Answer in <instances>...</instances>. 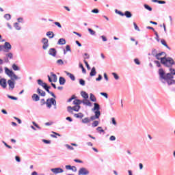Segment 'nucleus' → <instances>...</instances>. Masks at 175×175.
I'll use <instances>...</instances> for the list:
<instances>
[{
	"label": "nucleus",
	"mask_w": 175,
	"mask_h": 175,
	"mask_svg": "<svg viewBox=\"0 0 175 175\" xmlns=\"http://www.w3.org/2000/svg\"><path fill=\"white\" fill-rule=\"evenodd\" d=\"M159 76L160 81H161V83L163 84H165L166 80H169V79H174L175 69L170 68V72L165 74V70H163L162 68H160L159 69Z\"/></svg>",
	"instance_id": "1"
},
{
	"label": "nucleus",
	"mask_w": 175,
	"mask_h": 175,
	"mask_svg": "<svg viewBox=\"0 0 175 175\" xmlns=\"http://www.w3.org/2000/svg\"><path fill=\"white\" fill-rule=\"evenodd\" d=\"M161 63L164 66H167V68H172V65H175V62L173 58L170 57H163L161 58Z\"/></svg>",
	"instance_id": "2"
},
{
	"label": "nucleus",
	"mask_w": 175,
	"mask_h": 175,
	"mask_svg": "<svg viewBox=\"0 0 175 175\" xmlns=\"http://www.w3.org/2000/svg\"><path fill=\"white\" fill-rule=\"evenodd\" d=\"M46 105L48 109H51V107L53 106V109H55V110H57V100H55L54 98H50L46 99Z\"/></svg>",
	"instance_id": "3"
},
{
	"label": "nucleus",
	"mask_w": 175,
	"mask_h": 175,
	"mask_svg": "<svg viewBox=\"0 0 175 175\" xmlns=\"http://www.w3.org/2000/svg\"><path fill=\"white\" fill-rule=\"evenodd\" d=\"M81 109L80 105H75L74 107H67V111L70 114H73V111H79Z\"/></svg>",
	"instance_id": "4"
},
{
	"label": "nucleus",
	"mask_w": 175,
	"mask_h": 175,
	"mask_svg": "<svg viewBox=\"0 0 175 175\" xmlns=\"http://www.w3.org/2000/svg\"><path fill=\"white\" fill-rule=\"evenodd\" d=\"M79 175H88L90 174V171L85 167H81L78 172Z\"/></svg>",
	"instance_id": "5"
},
{
	"label": "nucleus",
	"mask_w": 175,
	"mask_h": 175,
	"mask_svg": "<svg viewBox=\"0 0 175 175\" xmlns=\"http://www.w3.org/2000/svg\"><path fill=\"white\" fill-rule=\"evenodd\" d=\"M42 43L43 44L42 49L43 50H47L49 48V39L42 38Z\"/></svg>",
	"instance_id": "6"
},
{
	"label": "nucleus",
	"mask_w": 175,
	"mask_h": 175,
	"mask_svg": "<svg viewBox=\"0 0 175 175\" xmlns=\"http://www.w3.org/2000/svg\"><path fill=\"white\" fill-rule=\"evenodd\" d=\"M3 47V49H5L4 51H5L6 53H8L10 50H12V45L8 42H5Z\"/></svg>",
	"instance_id": "7"
},
{
	"label": "nucleus",
	"mask_w": 175,
	"mask_h": 175,
	"mask_svg": "<svg viewBox=\"0 0 175 175\" xmlns=\"http://www.w3.org/2000/svg\"><path fill=\"white\" fill-rule=\"evenodd\" d=\"M95 116H92L90 117V121H95V120H98L99 117H100V112L94 111Z\"/></svg>",
	"instance_id": "8"
},
{
	"label": "nucleus",
	"mask_w": 175,
	"mask_h": 175,
	"mask_svg": "<svg viewBox=\"0 0 175 175\" xmlns=\"http://www.w3.org/2000/svg\"><path fill=\"white\" fill-rule=\"evenodd\" d=\"M51 170L55 174H58V173H64V170H62V168H59V167L52 168Z\"/></svg>",
	"instance_id": "9"
},
{
	"label": "nucleus",
	"mask_w": 175,
	"mask_h": 175,
	"mask_svg": "<svg viewBox=\"0 0 175 175\" xmlns=\"http://www.w3.org/2000/svg\"><path fill=\"white\" fill-rule=\"evenodd\" d=\"M165 83L168 84V85H175V76L174 78H170L168 79H165Z\"/></svg>",
	"instance_id": "10"
},
{
	"label": "nucleus",
	"mask_w": 175,
	"mask_h": 175,
	"mask_svg": "<svg viewBox=\"0 0 175 175\" xmlns=\"http://www.w3.org/2000/svg\"><path fill=\"white\" fill-rule=\"evenodd\" d=\"M5 75H7V76L8 77H12V75H13L14 73V72H13V70L9 69L8 67H5Z\"/></svg>",
	"instance_id": "11"
},
{
	"label": "nucleus",
	"mask_w": 175,
	"mask_h": 175,
	"mask_svg": "<svg viewBox=\"0 0 175 175\" xmlns=\"http://www.w3.org/2000/svg\"><path fill=\"white\" fill-rule=\"evenodd\" d=\"M92 111H98V113H100V105H99L98 103H94V108H92Z\"/></svg>",
	"instance_id": "12"
},
{
	"label": "nucleus",
	"mask_w": 175,
	"mask_h": 175,
	"mask_svg": "<svg viewBox=\"0 0 175 175\" xmlns=\"http://www.w3.org/2000/svg\"><path fill=\"white\" fill-rule=\"evenodd\" d=\"M8 84L10 87V90H11V91H13V90H14V85H15L14 81H12L9 79L8 81Z\"/></svg>",
	"instance_id": "13"
},
{
	"label": "nucleus",
	"mask_w": 175,
	"mask_h": 175,
	"mask_svg": "<svg viewBox=\"0 0 175 175\" xmlns=\"http://www.w3.org/2000/svg\"><path fill=\"white\" fill-rule=\"evenodd\" d=\"M49 54L52 57H55L57 55V50L55 48H51L49 51Z\"/></svg>",
	"instance_id": "14"
},
{
	"label": "nucleus",
	"mask_w": 175,
	"mask_h": 175,
	"mask_svg": "<svg viewBox=\"0 0 175 175\" xmlns=\"http://www.w3.org/2000/svg\"><path fill=\"white\" fill-rule=\"evenodd\" d=\"M82 103L85 106H89L90 107H91V106H92V103L90 102V100H88L87 98L83 100H82Z\"/></svg>",
	"instance_id": "15"
},
{
	"label": "nucleus",
	"mask_w": 175,
	"mask_h": 175,
	"mask_svg": "<svg viewBox=\"0 0 175 175\" xmlns=\"http://www.w3.org/2000/svg\"><path fill=\"white\" fill-rule=\"evenodd\" d=\"M0 85L3 87V88H6L7 84H6V79H0Z\"/></svg>",
	"instance_id": "16"
},
{
	"label": "nucleus",
	"mask_w": 175,
	"mask_h": 175,
	"mask_svg": "<svg viewBox=\"0 0 175 175\" xmlns=\"http://www.w3.org/2000/svg\"><path fill=\"white\" fill-rule=\"evenodd\" d=\"M31 99L34 102H39V100H40V97H39L38 94H33L31 96Z\"/></svg>",
	"instance_id": "17"
},
{
	"label": "nucleus",
	"mask_w": 175,
	"mask_h": 175,
	"mask_svg": "<svg viewBox=\"0 0 175 175\" xmlns=\"http://www.w3.org/2000/svg\"><path fill=\"white\" fill-rule=\"evenodd\" d=\"M65 73L67 76H68L70 77V79L72 81H75V80H76V77H75V75L68 71H65Z\"/></svg>",
	"instance_id": "18"
},
{
	"label": "nucleus",
	"mask_w": 175,
	"mask_h": 175,
	"mask_svg": "<svg viewBox=\"0 0 175 175\" xmlns=\"http://www.w3.org/2000/svg\"><path fill=\"white\" fill-rule=\"evenodd\" d=\"M37 93L38 95H40V96H46V92L42 90L40 88L37 89Z\"/></svg>",
	"instance_id": "19"
},
{
	"label": "nucleus",
	"mask_w": 175,
	"mask_h": 175,
	"mask_svg": "<svg viewBox=\"0 0 175 175\" xmlns=\"http://www.w3.org/2000/svg\"><path fill=\"white\" fill-rule=\"evenodd\" d=\"M59 83L60 85H64L65 83H66V79H65V78H64V77H60L59 78Z\"/></svg>",
	"instance_id": "20"
},
{
	"label": "nucleus",
	"mask_w": 175,
	"mask_h": 175,
	"mask_svg": "<svg viewBox=\"0 0 175 175\" xmlns=\"http://www.w3.org/2000/svg\"><path fill=\"white\" fill-rule=\"evenodd\" d=\"M123 14L126 18H131L132 17V12L131 11H125Z\"/></svg>",
	"instance_id": "21"
},
{
	"label": "nucleus",
	"mask_w": 175,
	"mask_h": 175,
	"mask_svg": "<svg viewBox=\"0 0 175 175\" xmlns=\"http://www.w3.org/2000/svg\"><path fill=\"white\" fill-rule=\"evenodd\" d=\"M57 44L64 46V44H66V40L64 38H60V39H59V40L57 42Z\"/></svg>",
	"instance_id": "22"
},
{
	"label": "nucleus",
	"mask_w": 175,
	"mask_h": 175,
	"mask_svg": "<svg viewBox=\"0 0 175 175\" xmlns=\"http://www.w3.org/2000/svg\"><path fill=\"white\" fill-rule=\"evenodd\" d=\"M81 103H83V100H81L75 99L73 101V105H76V106H80V105H81Z\"/></svg>",
	"instance_id": "23"
},
{
	"label": "nucleus",
	"mask_w": 175,
	"mask_h": 175,
	"mask_svg": "<svg viewBox=\"0 0 175 175\" xmlns=\"http://www.w3.org/2000/svg\"><path fill=\"white\" fill-rule=\"evenodd\" d=\"M90 75L92 77L96 75V69L95 68V67H93L91 70V72L90 73Z\"/></svg>",
	"instance_id": "24"
},
{
	"label": "nucleus",
	"mask_w": 175,
	"mask_h": 175,
	"mask_svg": "<svg viewBox=\"0 0 175 175\" xmlns=\"http://www.w3.org/2000/svg\"><path fill=\"white\" fill-rule=\"evenodd\" d=\"M161 44H163V46H164L165 47H166V49H167L168 50H172L171 48H170L168 46H167V44L166 43V41L164 40V39H162L161 40Z\"/></svg>",
	"instance_id": "25"
},
{
	"label": "nucleus",
	"mask_w": 175,
	"mask_h": 175,
	"mask_svg": "<svg viewBox=\"0 0 175 175\" xmlns=\"http://www.w3.org/2000/svg\"><path fill=\"white\" fill-rule=\"evenodd\" d=\"M46 36H48L49 38V39H53V38H54V36H55V35L54 34V32H53V31H48L46 33Z\"/></svg>",
	"instance_id": "26"
},
{
	"label": "nucleus",
	"mask_w": 175,
	"mask_h": 175,
	"mask_svg": "<svg viewBox=\"0 0 175 175\" xmlns=\"http://www.w3.org/2000/svg\"><path fill=\"white\" fill-rule=\"evenodd\" d=\"M81 95L82 98H84V99H88V98H89L88 94L84 91H82L81 92Z\"/></svg>",
	"instance_id": "27"
},
{
	"label": "nucleus",
	"mask_w": 175,
	"mask_h": 175,
	"mask_svg": "<svg viewBox=\"0 0 175 175\" xmlns=\"http://www.w3.org/2000/svg\"><path fill=\"white\" fill-rule=\"evenodd\" d=\"M89 122H91V120L90 119V118H85L82 119L83 124H89Z\"/></svg>",
	"instance_id": "28"
},
{
	"label": "nucleus",
	"mask_w": 175,
	"mask_h": 175,
	"mask_svg": "<svg viewBox=\"0 0 175 175\" xmlns=\"http://www.w3.org/2000/svg\"><path fill=\"white\" fill-rule=\"evenodd\" d=\"M10 77L12 81H14V80H18V77H17V75H16V74H14V72Z\"/></svg>",
	"instance_id": "29"
},
{
	"label": "nucleus",
	"mask_w": 175,
	"mask_h": 175,
	"mask_svg": "<svg viewBox=\"0 0 175 175\" xmlns=\"http://www.w3.org/2000/svg\"><path fill=\"white\" fill-rule=\"evenodd\" d=\"M90 99L91 102H96V97H95V95L92 93L90 94Z\"/></svg>",
	"instance_id": "30"
},
{
	"label": "nucleus",
	"mask_w": 175,
	"mask_h": 175,
	"mask_svg": "<svg viewBox=\"0 0 175 175\" xmlns=\"http://www.w3.org/2000/svg\"><path fill=\"white\" fill-rule=\"evenodd\" d=\"M74 117L76 118H83V117H84V114H83V113H75Z\"/></svg>",
	"instance_id": "31"
},
{
	"label": "nucleus",
	"mask_w": 175,
	"mask_h": 175,
	"mask_svg": "<svg viewBox=\"0 0 175 175\" xmlns=\"http://www.w3.org/2000/svg\"><path fill=\"white\" fill-rule=\"evenodd\" d=\"M51 77H53V83H57V75L54 74V72H51Z\"/></svg>",
	"instance_id": "32"
},
{
	"label": "nucleus",
	"mask_w": 175,
	"mask_h": 175,
	"mask_svg": "<svg viewBox=\"0 0 175 175\" xmlns=\"http://www.w3.org/2000/svg\"><path fill=\"white\" fill-rule=\"evenodd\" d=\"M14 27L16 29V31L21 30V27L18 25V23H14Z\"/></svg>",
	"instance_id": "33"
},
{
	"label": "nucleus",
	"mask_w": 175,
	"mask_h": 175,
	"mask_svg": "<svg viewBox=\"0 0 175 175\" xmlns=\"http://www.w3.org/2000/svg\"><path fill=\"white\" fill-rule=\"evenodd\" d=\"M79 68H81V69H82V72L83 73H84V74L87 73V70L84 68V66H83V64L79 63Z\"/></svg>",
	"instance_id": "34"
},
{
	"label": "nucleus",
	"mask_w": 175,
	"mask_h": 175,
	"mask_svg": "<svg viewBox=\"0 0 175 175\" xmlns=\"http://www.w3.org/2000/svg\"><path fill=\"white\" fill-rule=\"evenodd\" d=\"M144 8H145L146 10H148L149 12H152V8H151L150 5L147 4H144Z\"/></svg>",
	"instance_id": "35"
},
{
	"label": "nucleus",
	"mask_w": 175,
	"mask_h": 175,
	"mask_svg": "<svg viewBox=\"0 0 175 175\" xmlns=\"http://www.w3.org/2000/svg\"><path fill=\"white\" fill-rule=\"evenodd\" d=\"M12 68L13 70H20V67L17 66L16 64H12Z\"/></svg>",
	"instance_id": "36"
},
{
	"label": "nucleus",
	"mask_w": 175,
	"mask_h": 175,
	"mask_svg": "<svg viewBox=\"0 0 175 175\" xmlns=\"http://www.w3.org/2000/svg\"><path fill=\"white\" fill-rule=\"evenodd\" d=\"M157 54H158V51H157V49H152L151 55H152L153 57H155Z\"/></svg>",
	"instance_id": "37"
},
{
	"label": "nucleus",
	"mask_w": 175,
	"mask_h": 175,
	"mask_svg": "<svg viewBox=\"0 0 175 175\" xmlns=\"http://www.w3.org/2000/svg\"><path fill=\"white\" fill-rule=\"evenodd\" d=\"M99 125V121L95 120L94 121L93 124H92V128H96Z\"/></svg>",
	"instance_id": "38"
},
{
	"label": "nucleus",
	"mask_w": 175,
	"mask_h": 175,
	"mask_svg": "<svg viewBox=\"0 0 175 175\" xmlns=\"http://www.w3.org/2000/svg\"><path fill=\"white\" fill-rule=\"evenodd\" d=\"M4 18H5V20H7L8 21H9V20H11L12 18V16L10 14H5L4 15Z\"/></svg>",
	"instance_id": "39"
},
{
	"label": "nucleus",
	"mask_w": 175,
	"mask_h": 175,
	"mask_svg": "<svg viewBox=\"0 0 175 175\" xmlns=\"http://www.w3.org/2000/svg\"><path fill=\"white\" fill-rule=\"evenodd\" d=\"M5 57H8V58L10 59H13V53H6Z\"/></svg>",
	"instance_id": "40"
},
{
	"label": "nucleus",
	"mask_w": 175,
	"mask_h": 175,
	"mask_svg": "<svg viewBox=\"0 0 175 175\" xmlns=\"http://www.w3.org/2000/svg\"><path fill=\"white\" fill-rule=\"evenodd\" d=\"M115 13H116V14L122 16V17H124V13L118 10H115Z\"/></svg>",
	"instance_id": "41"
},
{
	"label": "nucleus",
	"mask_w": 175,
	"mask_h": 175,
	"mask_svg": "<svg viewBox=\"0 0 175 175\" xmlns=\"http://www.w3.org/2000/svg\"><path fill=\"white\" fill-rule=\"evenodd\" d=\"M88 31L90 32V35L94 36L96 32L95 31L92 30L91 28L88 29Z\"/></svg>",
	"instance_id": "42"
},
{
	"label": "nucleus",
	"mask_w": 175,
	"mask_h": 175,
	"mask_svg": "<svg viewBox=\"0 0 175 175\" xmlns=\"http://www.w3.org/2000/svg\"><path fill=\"white\" fill-rule=\"evenodd\" d=\"M79 84L83 86L85 85V81H84V79H80Z\"/></svg>",
	"instance_id": "43"
},
{
	"label": "nucleus",
	"mask_w": 175,
	"mask_h": 175,
	"mask_svg": "<svg viewBox=\"0 0 175 175\" xmlns=\"http://www.w3.org/2000/svg\"><path fill=\"white\" fill-rule=\"evenodd\" d=\"M65 147H66V148H68V150H75V148H73V146H72L69 144H66Z\"/></svg>",
	"instance_id": "44"
},
{
	"label": "nucleus",
	"mask_w": 175,
	"mask_h": 175,
	"mask_svg": "<svg viewBox=\"0 0 175 175\" xmlns=\"http://www.w3.org/2000/svg\"><path fill=\"white\" fill-rule=\"evenodd\" d=\"M8 98H9V99H12V100H17V97H14L13 96H10L9 94L7 95Z\"/></svg>",
	"instance_id": "45"
},
{
	"label": "nucleus",
	"mask_w": 175,
	"mask_h": 175,
	"mask_svg": "<svg viewBox=\"0 0 175 175\" xmlns=\"http://www.w3.org/2000/svg\"><path fill=\"white\" fill-rule=\"evenodd\" d=\"M83 59L84 61H85V59H90V55H88V53H84Z\"/></svg>",
	"instance_id": "46"
},
{
	"label": "nucleus",
	"mask_w": 175,
	"mask_h": 175,
	"mask_svg": "<svg viewBox=\"0 0 175 175\" xmlns=\"http://www.w3.org/2000/svg\"><path fill=\"white\" fill-rule=\"evenodd\" d=\"M112 75L113 76L115 80H118L120 79V77L116 72H113Z\"/></svg>",
	"instance_id": "47"
},
{
	"label": "nucleus",
	"mask_w": 175,
	"mask_h": 175,
	"mask_svg": "<svg viewBox=\"0 0 175 175\" xmlns=\"http://www.w3.org/2000/svg\"><path fill=\"white\" fill-rule=\"evenodd\" d=\"M96 131H98L100 133H105V130L102 129V126H98Z\"/></svg>",
	"instance_id": "48"
},
{
	"label": "nucleus",
	"mask_w": 175,
	"mask_h": 175,
	"mask_svg": "<svg viewBox=\"0 0 175 175\" xmlns=\"http://www.w3.org/2000/svg\"><path fill=\"white\" fill-rule=\"evenodd\" d=\"M83 62L86 65L88 70H90V69H91V67H90V64H88V62L86 60H83Z\"/></svg>",
	"instance_id": "49"
},
{
	"label": "nucleus",
	"mask_w": 175,
	"mask_h": 175,
	"mask_svg": "<svg viewBox=\"0 0 175 175\" xmlns=\"http://www.w3.org/2000/svg\"><path fill=\"white\" fill-rule=\"evenodd\" d=\"M133 25H134V28H135V31H140V29L139 28V27L137 26L136 23L134 22L133 23Z\"/></svg>",
	"instance_id": "50"
},
{
	"label": "nucleus",
	"mask_w": 175,
	"mask_h": 175,
	"mask_svg": "<svg viewBox=\"0 0 175 175\" xmlns=\"http://www.w3.org/2000/svg\"><path fill=\"white\" fill-rule=\"evenodd\" d=\"M154 63L155 64V65H157V66L158 68H161V63L159 62V61L158 60H154Z\"/></svg>",
	"instance_id": "51"
},
{
	"label": "nucleus",
	"mask_w": 175,
	"mask_h": 175,
	"mask_svg": "<svg viewBox=\"0 0 175 175\" xmlns=\"http://www.w3.org/2000/svg\"><path fill=\"white\" fill-rule=\"evenodd\" d=\"M111 121H112L113 125H114L115 126H117V122L116 121V118H111Z\"/></svg>",
	"instance_id": "52"
},
{
	"label": "nucleus",
	"mask_w": 175,
	"mask_h": 175,
	"mask_svg": "<svg viewBox=\"0 0 175 175\" xmlns=\"http://www.w3.org/2000/svg\"><path fill=\"white\" fill-rule=\"evenodd\" d=\"M154 35L156 36L155 39L157 42H159V35H158V32L154 31Z\"/></svg>",
	"instance_id": "53"
},
{
	"label": "nucleus",
	"mask_w": 175,
	"mask_h": 175,
	"mask_svg": "<svg viewBox=\"0 0 175 175\" xmlns=\"http://www.w3.org/2000/svg\"><path fill=\"white\" fill-rule=\"evenodd\" d=\"M100 95H102V96H105V98H106V99H107V98H109V95L107 94V93L101 92Z\"/></svg>",
	"instance_id": "54"
},
{
	"label": "nucleus",
	"mask_w": 175,
	"mask_h": 175,
	"mask_svg": "<svg viewBox=\"0 0 175 175\" xmlns=\"http://www.w3.org/2000/svg\"><path fill=\"white\" fill-rule=\"evenodd\" d=\"M54 24L55 25H57L58 28H62V25H61V23H59V22H55Z\"/></svg>",
	"instance_id": "55"
},
{
	"label": "nucleus",
	"mask_w": 175,
	"mask_h": 175,
	"mask_svg": "<svg viewBox=\"0 0 175 175\" xmlns=\"http://www.w3.org/2000/svg\"><path fill=\"white\" fill-rule=\"evenodd\" d=\"M50 88H51V86H48V87L45 88H44V90H45V91H46V92H48V94H50V92H51L50 91Z\"/></svg>",
	"instance_id": "56"
},
{
	"label": "nucleus",
	"mask_w": 175,
	"mask_h": 175,
	"mask_svg": "<svg viewBox=\"0 0 175 175\" xmlns=\"http://www.w3.org/2000/svg\"><path fill=\"white\" fill-rule=\"evenodd\" d=\"M70 170H72V172H77V167H76V166H71Z\"/></svg>",
	"instance_id": "57"
},
{
	"label": "nucleus",
	"mask_w": 175,
	"mask_h": 175,
	"mask_svg": "<svg viewBox=\"0 0 175 175\" xmlns=\"http://www.w3.org/2000/svg\"><path fill=\"white\" fill-rule=\"evenodd\" d=\"M57 64H58L59 65H64V61H62V59H58L57 61Z\"/></svg>",
	"instance_id": "58"
},
{
	"label": "nucleus",
	"mask_w": 175,
	"mask_h": 175,
	"mask_svg": "<svg viewBox=\"0 0 175 175\" xmlns=\"http://www.w3.org/2000/svg\"><path fill=\"white\" fill-rule=\"evenodd\" d=\"M66 51H72V50L70 49V45H66Z\"/></svg>",
	"instance_id": "59"
},
{
	"label": "nucleus",
	"mask_w": 175,
	"mask_h": 175,
	"mask_svg": "<svg viewBox=\"0 0 175 175\" xmlns=\"http://www.w3.org/2000/svg\"><path fill=\"white\" fill-rule=\"evenodd\" d=\"M92 13L98 14V13H99V10L97 9V8H95V9H94V10H92Z\"/></svg>",
	"instance_id": "60"
},
{
	"label": "nucleus",
	"mask_w": 175,
	"mask_h": 175,
	"mask_svg": "<svg viewBox=\"0 0 175 175\" xmlns=\"http://www.w3.org/2000/svg\"><path fill=\"white\" fill-rule=\"evenodd\" d=\"M134 62L136 65H140V61H139V59H135Z\"/></svg>",
	"instance_id": "61"
},
{
	"label": "nucleus",
	"mask_w": 175,
	"mask_h": 175,
	"mask_svg": "<svg viewBox=\"0 0 175 175\" xmlns=\"http://www.w3.org/2000/svg\"><path fill=\"white\" fill-rule=\"evenodd\" d=\"M109 140H110L111 142H114V140H116V136L111 135V136L109 137Z\"/></svg>",
	"instance_id": "62"
},
{
	"label": "nucleus",
	"mask_w": 175,
	"mask_h": 175,
	"mask_svg": "<svg viewBox=\"0 0 175 175\" xmlns=\"http://www.w3.org/2000/svg\"><path fill=\"white\" fill-rule=\"evenodd\" d=\"M160 57H161V55H164V57H166V53L165 52H161L157 53Z\"/></svg>",
	"instance_id": "63"
},
{
	"label": "nucleus",
	"mask_w": 175,
	"mask_h": 175,
	"mask_svg": "<svg viewBox=\"0 0 175 175\" xmlns=\"http://www.w3.org/2000/svg\"><path fill=\"white\" fill-rule=\"evenodd\" d=\"M102 80V75H98V77L96 79V81H100Z\"/></svg>",
	"instance_id": "64"
}]
</instances>
